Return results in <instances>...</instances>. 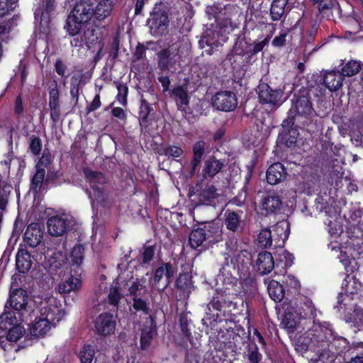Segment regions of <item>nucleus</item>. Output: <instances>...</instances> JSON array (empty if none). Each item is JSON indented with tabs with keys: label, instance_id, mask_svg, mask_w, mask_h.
<instances>
[{
	"label": "nucleus",
	"instance_id": "4d7b16f0",
	"mask_svg": "<svg viewBox=\"0 0 363 363\" xmlns=\"http://www.w3.org/2000/svg\"><path fill=\"white\" fill-rule=\"evenodd\" d=\"M120 43H121V37L118 33H116L112 38V40L110 43L109 47L108 48V59L115 62L118 58L119 55L120 50Z\"/></svg>",
	"mask_w": 363,
	"mask_h": 363
},
{
	"label": "nucleus",
	"instance_id": "412c9836",
	"mask_svg": "<svg viewBox=\"0 0 363 363\" xmlns=\"http://www.w3.org/2000/svg\"><path fill=\"white\" fill-rule=\"evenodd\" d=\"M157 66L162 71H170L175 69V65L179 62L180 56L177 48L172 46L162 49L157 54Z\"/></svg>",
	"mask_w": 363,
	"mask_h": 363
},
{
	"label": "nucleus",
	"instance_id": "dca6fc26",
	"mask_svg": "<svg viewBox=\"0 0 363 363\" xmlns=\"http://www.w3.org/2000/svg\"><path fill=\"white\" fill-rule=\"evenodd\" d=\"M29 326V331L30 337L26 338L23 342H21L18 347L15 350L16 352L19 351L21 349L25 348L28 346L32 345L33 338H37L40 336H44L51 328V323L43 316L33 318L32 322L25 323Z\"/></svg>",
	"mask_w": 363,
	"mask_h": 363
},
{
	"label": "nucleus",
	"instance_id": "680f3d73",
	"mask_svg": "<svg viewBox=\"0 0 363 363\" xmlns=\"http://www.w3.org/2000/svg\"><path fill=\"white\" fill-rule=\"evenodd\" d=\"M133 308L136 311H142L145 315L149 314L150 308L149 306V300L147 296L145 297L140 296L133 298Z\"/></svg>",
	"mask_w": 363,
	"mask_h": 363
},
{
	"label": "nucleus",
	"instance_id": "a211bd4d",
	"mask_svg": "<svg viewBox=\"0 0 363 363\" xmlns=\"http://www.w3.org/2000/svg\"><path fill=\"white\" fill-rule=\"evenodd\" d=\"M258 99L262 104L279 106L282 103L284 90L280 88L273 89L267 83L261 82L257 86Z\"/></svg>",
	"mask_w": 363,
	"mask_h": 363
},
{
	"label": "nucleus",
	"instance_id": "e2e57ef3",
	"mask_svg": "<svg viewBox=\"0 0 363 363\" xmlns=\"http://www.w3.org/2000/svg\"><path fill=\"white\" fill-rule=\"evenodd\" d=\"M114 83L116 84L118 90L116 99L120 104L125 107L128 105L127 97L128 94V87L125 84H123L121 82H114Z\"/></svg>",
	"mask_w": 363,
	"mask_h": 363
},
{
	"label": "nucleus",
	"instance_id": "a878e982",
	"mask_svg": "<svg viewBox=\"0 0 363 363\" xmlns=\"http://www.w3.org/2000/svg\"><path fill=\"white\" fill-rule=\"evenodd\" d=\"M113 9L112 0H101L96 5L94 3V26L100 27L105 23Z\"/></svg>",
	"mask_w": 363,
	"mask_h": 363
},
{
	"label": "nucleus",
	"instance_id": "6e6552de",
	"mask_svg": "<svg viewBox=\"0 0 363 363\" xmlns=\"http://www.w3.org/2000/svg\"><path fill=\"white\" fill-rule=\"evenodd\" d=\"M205 12L208 19H214L215 27L221 28L224 33H230L235 26L233 18L240 14V7L235 4H223L221 1H215L206 7Z\"/></svg>",
	"mask_w": 363,
	"mask_h": 363
},
{
	"label": "nucleus",
	"instance_id": "aec40b11",
	"mask_svg": "<svg viewBox=\"0 0 363 363\" xmlns=\"http://www.w3.org/2000/svg\"><path fill=\"white\" fill-rule=\"evenodd\" d=\"M212 105L219 111L225 112L232 111L237 107V97L230 91H218L212 98Z\"/></svg>",
	"mask_w": 363,
	"mask_h": 363
},
{
	"label": "nucleus",
	"instance_id": "f8f14e48",
	"mask_svg": "<svg viewBox=\"0 0 363 363\" xmlns=\"http://www.w3.org/2000/svg\"><path fill=\"white\" fill-rule=\"evenodd\" d=\"M295 116L291 110L288 111L286 118L283 120L281 130L279 133L277 145L280 147H294L299 135L297 126L295 125Z\"/></svg>",
	"mask_w": 363,
	"mask_h": 363
},
{
	"label": "nucleus",
	"instance_id": "c85d7f7f",
	"mask_svg": "<svg viewBox=\"0 0 363 363\" xmlns=\"http://www.w3.org/2000/svg\"><path fill=\"white\" fill-rule=\"evenodd\" d=\"M260 210L264 216L277 214L282 207L283 202L281 197L276 194H267L261 201Z\"/></svg>",
	"mask_w": 363,
	"mask_h": 363
},
{
	"label": "nucleus",
	"instance_id": "0e129e2a",
	"mask_svg": "<svg viewBox=\"0 0 363 363\" xmlns=\"http://www.w3.org/2000/svg\"><path fill=\"white\" fill-rule=\"evenodd\" d=\"M257 242L263 248H268L272 245V232L269 228L262 229L258 235Z\"/></svg>",
	"mask_w": 363,
	"mask_h": 363
},
{
	"label": "nucleus",
	"instance_id": "7ed1b4c3",
	"mask_svg": "<svg viewBox=\"0 0 363 363\" xmlns=\"http://www.w3.org/2000/svg\"><path fill=\"white\" fill-rule=\"evenodd\" d=\"M233 48L226 56L233 69H240L243 66L252 64L256 60L255 56L264 50L268 46L271 35H267L261 41H254L249 43L245 40V36L235 35Z\"/></svg>",
	"mask_w": 363,
	"mask_h": 363
},
{
	"label": "nucleus",
	"instance_id": "de8ad7c7",
	"mask_svg": "<svg viewBox=\"0 0 363 363\" xmlns=\"http://www.w3.org/2000/svg\"><path fill=\"white\" fill-rule=\"evenodd\" d=\"M40 315L48 320L49 322H59L62 318L61 311L56 305L48 304L40 310Z\"/></svg>",
	"mask_w": 363,
	"mask_h": 363
},
{
	"label": "nucleus",
	"instance_id": "a19ab883",
	"mask_svg": "<svg viewBox=\"0 0 363 363\" xmlns=\"http://www.w3.org/2000/svg\"><path fill=\"white\" fill-rule=\"evenodd\" d=\"M70 277L59 284V291L61 294H69L72 291H77L82 286V280L80 276L82 273L75 274L71 272Z\"/></svg>",
	"mask_w": 363,
	"mask_h": 363
},
{
	"label": "nucleus",
	"instance_id": "f257e3e1",
	"mask_svg": "<svg viewBox=\"0 0 363 363\" xmlns=\"http://www.w3.org/2000/svg\"><path fill=\"white\" fill-rule=\"evenodd\" d=\"M318 89L315 87H302L294 95L291 100V110L295 121L300 128L308 133H314L322 130V118L313 108V100L318 96Z\"/></svg>",
	"mask_w": 363,
	"mask_h": 363
},
{
	"label": "nucleus",
	"instance_id": "c03bdc74",
	"mask_svg": "<svg viewBox=\"0 0 363 363\" xmlns=\"http://www.w3.org/2000/svg\"><path fill=\"white\" fill-rule=\"evenodd\" d=\"M57 6V0H43V9L40 16V23L49 26L54 18Z\"/></svg>",
	"mask_w": 363,
	"mask_h": 363
},
{
	"label": "nucleus",
	"instance_id": "f704fd0d",
	"mask_svg": "<svg viewBox=\"0 0 363 363\" xmlns=\"http://www.w3.org/2000/svg\"><path fill=\"white\" fill-rule=\"evenodd\" d=\"M257 272L261 275L269 274L274 268V260L272 253L262 251L257 255L255 262Z\"/></svg>",
	"mask_w": 363,
	"mask_h": 363
},
{
	"label": "nucleus",
	"instance_id": "13d9d810",
	"mask_svg": "<svg viewBox=\"0 0 363 363\" xmlns=\"http://www.w3.org/2000/svg\"><path fill=\"white\" fill-rule=\"evenodd\" d=\"M245 355L249 363H260L262 359V354L259 352V348L255 343L247 345Z\"/></svg>",
	"mask_w": 363,
	"mask_h": 363
},
{
	"label": "nucleus",
	"instance_id": "b1692460",
	"mask_svg": "<svg viewBox=\"0 0 363 363\" xmlns=\"http://www.w3.org/2000/svg\"><path fill=\"white\" fill-rule=\"evenodd\" d=\"M157 333V327L155 318L150 315L143 323L141 328L140 344L142 350H147L151 345L153 337Z\"/></svg>",
	"mask_w": 363,
	"mask_h": 363
},
{
	"label": "nucleus",
	"instance_id": "338daca9",
	"mask_svg": "<svg viewBox=\"0 0 363 363\" xmlns=\"http://www.w3.org/2000/svg\"><path fill=\"white\" fill-rule=\"evenodd\" d=\"M43 144L42 140L38 135H32L29 137V147L28 149L30 152L35 155L38 156L42 150Z\"/></svg>",
	"mask_w": 363,
	"mask_h": 363
},
{
	"label": "nucleus",
	"instance_id": "c9c22d12",
	"mask_svg": "<svg viewBox=\"0 0 363 363\" xmlns=\"http://www.w3.org/2000/svg\"><path fill=\"white\" fill-rule=\"evenodd\" d=\"M153 111V108L151 107L149 103L145 100H143L139 111V122L140 129L144 133H150L152 123V117L151 112Z\"/></svg>",
	"mask_w": 363,
	"mask_h": 363
},
{
	"label": "nucleus",
	"instance_id": "ea45409f",
	"mask_svg": "<svg viewBox=\"0 0 363 363\" xmlns=\"http://www.w3.org/2000/svg\"><path fill=\"white\" fill-rule=\"evenodd\" d=\"M288 0H273L269 9V16L272 21H284L286 17V6Z\"/></svg>",
	"mask_w": 363,
	"mask_h": 363
},
{
	"label": "nucleus",
	"instance_id": "2f4dec72",
	"mask_svg": "<svg viewBox=\"0 0 363 363\" xmlns=\"http://www.w3.org/2000/svg\"><path fill=\"white\" fill-rule=\"evenodd\" d=\"M343 79L340 72L329 71L320 77L319 83L330 91H335L342 86Z\"/></svg>",
	"mask_w": 363,
	"mask_h": 363
},
{
	"label": "nucleus",
	"instance_id": "37998d69",
	"mask_svg": "<svg viewBox=\"0 0 363 363\" xmlns=\"http://www.w3.org/2000/svg\"><path fill=\"white\" fill-rule=\"evenodd\" d=\"M206 142L203 140L197 141L192 147L193 157L191 160L190 174L193 175L200 164L205 154Z\"/></svg>",
	"mask_w": 363,
	"mask_h": 363
},
{
	"label": "nucleus",
	"instance_id": "bb28decb",
	"mask_svg": "<svg viewBox=\"0 0 363 363\" xmlns=\"http://www.w3.org/2000/svg\"><path fill=\"white\" fill-rule=\"evenodd\" d=\"M283 310L284 313L281 323L289 333H294L298 330L302 320L298 312L291 306H283Z\"/></svg>",
	"mask_w": 363,
	"mask_h": 363
},
{
	"label": "nucleus",
	"instance_id": "9d476101",
	"mask_svg": "<svg viewBox=\"0 0 363 363\" xmlns=\"http://www.w3.org/2000/svg\"><path fill=\"white\" fill-rule=\"evenodd\" d=\"M170 7L163 1L155 4L147 24L155 35H163L168 32L170 21Z\"/></svg>",
	"mask_w": 363,
	"mask_h": 363
},
{
	"label": "nucleus",
	"instance_id": "58836bf2",
	"mask_svg": "<svg viewBox=\"0 0 363 363\" xmlns=\"http://www.w3.org/2000/svg\"><path fill=\"white\" fill-rule=\"evenodd\" d=\"M84 247L83 245H76L70 255L71 257V272H74L75 274H78L82 272V264L84 258Z\"/></svg>",
	"mask_w": 363,
	"mask_h": 363
},
{
	"label": "nucleus",
	"instance_id": "774afa93",
	"mask_svg": "<svg viewBox=\"0 0 363 363\" xmlns=\"http://www.w3.org/2000/svg\"><path fill=\"white\" fill-rule=\"evenodd\" d=\"M95 351L90 345H85L79 352L80 363H92Z\"/></svg>",
	"mask_w": 363,
	"mask_h": 363
},
{
	"label": "nucleus",
	"instance_id": "a18cd8bd",
	"mask_svg": "<svg viewBox=\"0 0 363 363\" xmlns=\"http://www.w3.org/2000/svg\"><path fill=\"white\" fill-rule=\"evenodd\" d=\"M18 321L21 322L18 314L9 308L7 305H5L4 312L0 315V334L2 333V330H6L9 327Z\"/></svg>",
	"mask_w": 363,
	"mask_h": 363
},
{
	"label": "nucleus",
	"instance_id": "69168bd1",
	"mask_svg": "<svg viewBox=\"0 0 363 363\" xmlns=\"http://www.w3.org/2000/svg\"><path fill=\"white\" fill-rule=\"evenodd\" d=\"M11 186L4 184L0 187V211H5L9 203Z\"/></svg>",
	"mask_w": 363,
	"mask_h": 363
},
{
	"label": "nucleus",
	"instance_id": "603ef678",
	"mask_svg": "<svg viewBox=\"0 0 363 363\" xmlns=\"http://www.w3.org/2000/svg\"><path fill=\"white\" fill-rule=\"evenodd\" d=\"M149 242L150 241H147L142 248L140 264L143 266L150 264L155 255L156 244L148 245Z\"/></svg>",
	"mask_w": 363,
	"mask_h": 363
},
{
	"label": "nucleus",
	"instance_id": "20e7f679",
	"mask_svg": "<svg viewBox=\"0 0 363 363\" xmlns=\"http://www.w3.org/2000/svg\"><path fill=\"white\" fill-rule=\"evenodd\" d=\"M85 177L88 179L91 191L86 190L93 203L96 201L104 208H110L115 202L113 188L109 183L108 178L102 172L85 169Z\"/></svg>",
	"mask_w": 363,
	"mask_h": 363
},
{
	"label": "nucleus",
	"instance_id": "393cba45",
	"mask_svg": "<svg viewBox=\"0 0 363 363\" xmlns=\"http://www.w3.org/2000/svg\"><path fill=\"white\" fill-rule=\"evenodd\" d=\"M49 107L50 110V119L53 123L58 122L61 115L60 91L57 82H53L52 85L48 88Z\"/></svg>",
	"mask_w": 363,
	"mask_h": 363
},
{
	"label": "nucleus",
	"instance_id": "423d86ee",
	"mask_svg": "<svg viewBox=\"0 0 363 363\" xmlns=\"http://www.w3.org/2000/svg\"><path fill=\"white\" fill-rule=\"evenodd\" d=\"M229 259L233 269L240 278L242 275L250 274L252 261V254L243 247L242 242L234 235L228 237L225 242V266H229Z\"/></svg>",
	"mask_w": 363,
	"mask_h": 363
},
{
	"label": "nucleus",
	"instance_id": "7c9ffc66",
	"mask_svg": "<svg viewBox=\"0 0 363 363\" xmlns=\"http://www.w3.org/2000/svg\"><path fill=\"white\" fill-rule=\"evenodd\" d=\"M43 235V232L37 223L30 224L23 234V242L26 247L34 248L38 246L41 242Z\"/></svg>",
	"mask_w": 363,
	"mask_h": 363
},
{
	"label": "nucleus",
	"instance_id": "5fc2aeb1",
	"mask_svg": "<svg viewBox=\"0 0 363 363\" xmlns=\"http://www.w3.org/2000/svg\"><path fill=\"white\" fill-rule=\"evenodd\" d=\"M128 291L130 296H131L133 298L140 296L145 297L147 296L148 294V290L146 286L141 284L138 279L135 281L130 282V284L128 286Z\"/></svg>",
	"mask_w": 363,
	"mask_h": 363
},
{
	"label": "nucleus",
	"instance_id": "bf43d9fd",
	"mask_svg": "<svg viewBox=\"0 0 363 363\" xmlns=\"http://www.w3.org/2000/svg\"><path fill=\"white\" fill-rule=\"evenodd\" d=\"M172 94L177 98V106H187L189 104V96L187 91L182 86H177L172 90Z\"/></svg>",
	"mask_w": 363,
	"mask_h": 363
},
{
	"label": "nucleus",
	"instance_id": "4be33fe9",
	"mask_svg": "<svg viewBox=\"0 0 363 363\" xmlns=\"http://www.w3.org/2000/svg\"><path fill=\"white\" fill-rule=\"evenodd\" d=\"M176 272L175 267L170 262H162L159 266L155 268L153 273V284L155 286L159 288V285L162 279L164 277L165 283L162 286L161 290L167 288L172 282L173 277Z\"/></svg>",
	"mask_w": 363,
	"mask_h": 363
},
{
	"label": "nucleus",
	"instance_id": "3c124183",
	"mask_svg": "<svg viewBox=\"0 0 363 363\" xmlns=\"http://www.w3.org/2000/svg\"><path fill=\"white\" fill-rule=\"evenodd\" d=\"M342 288L346 294L350 295H361L362 291V284L354 277L350 281L345 279Z\"/></svg>",
	"mask_w": 363,
	"mask_h": 363
},
{
	"label": "nucleus",
	"instance_id": "473e14b6",
	"mask_svg": "<svg viewBox=\"0 0 363 363\" xmlns=\"http://www.w3.org/2000/svg\"><path fill=\"white\" fill-rule=\"evenodd\" d=\"M32 266L30 253L26 246L20 245L16 255V268L21 274L27 273Z\"/></svg>",
	"mask_w": 363,
	"mask_h": 363
},
{
	"label": "nucleus",
	"instance_id": "c756f323",
	"mask_svg": "<svg viewBox=\"0 0 363 363\" xmlns=\"http://www.w3.org/2000/svg\"><path fill=\"white\" fill-rule=\"evenodd\" d=\"M242 211L240 210L231 211L226 209L224 213V225L226 228L233 233H240L242 230Z\"/></svg>",
	"mask_w": 363,
	"mask_h": 363
},
{
	"label": "nucleus",
	"instance_id": "09e8293b",
	"mask_svg": "<svg viewBox=\"0 0 363 363\" xmlns=\"http://www.w3.org/2000/svg\"><path fill=\"white\" fill-rule=\"evenodd\" d=\"M205 235L201 227L194 229L189 237L190 247L193 249H196L203 243L206 246V237H205Z\"/></svg>",
	"mask_w": 363,
	"mask_h": 363
},
{
	"label": "nucleus",
	"instance_id": "052dcab7",
	"mask_svg": "<svg viewBox=\"0 0 363 363\" xmlns=\"http://www.w3.org/2000/svg\"><path fill=\"white\" fill-rule=\"evenodd\" d=\"M162 155L172 157L177 162L179 160L177 158L181 157L184 154V150L181 147L173 145H166L162 148Z\"/></svg>",
	"mask_w": 363,
	"mask_h": 363
},
{
	"label": "nucleus",
	"instance_id": "864d4df0",
	"mask_svg": "<svg viewBox=\"0 0 363 363\" xmlns=\"http://www.w3.org/2000/svg\"><path fill=\"white\" fill-rule=\"evenodd\" d=\"M360 61L350 60L343 65L341 69V74L342 77H352L356 75L360 72L361 69Z\"/></svg>",
	"mask_w": 363,
	"mask_h": 363
},
{
	"label": "nucleus",
	"instance_id": "4468645a",
	"mask_svg": "<svg viewBox=\"0 0 363 363\" xmlns=\"http://www.w3.org/2000/svg\"><path fill=\"white\" fill-rule=\"evenodd\" d=\"M228 33H224L223 29L217 27L214 29H207L199 41V46L202 49H206L207 54L212 55L226 42Z\"/></svg>",
	"mask_w": 363,
	"mask_h": 363
},
{
	"label": "nucleus",
	"instance_id": "2eb2a0df",
	"mask_svg": "<svg viewBox=\"0 0 363 363\" xmlns=\"http://www.w3.org/2000/svg\"><path fill=\"white\" fill-rule=\"evenodd\" d=\"M100 35L101 33L99 32L94 33L93 30H87L84 33V37L72 38L70 40V44L75 48H82L86 45L89 50L97 48L94 57V61L96 62L101 58V53L104 47V41Z\"/></svg>",
	"mask_w": 363,
	"mask_h": 363
},
{
	"label": "nucleus",
	"instance_id": "ddd939ff",
	"mask_svg": "<svg viewBox=\"0 0 363 363\" xmlns=\"http://www.w3.org/2000/svg\"><path fill=\"white\" fill-rule=\"evenodd\" d=\"M195 196L197 205L216 206L219 201L220 194L217 188L209 182L198 179L196 184Z\"/></svg>",
	"mask_w": 363,
	"mask_h": 363
},
{
	"label": "nucleus",
	"instance_id": "9b49d317",
	"mask_svg": "<svg viewBox=\"0 0 363 363\" xmlns=\"http://www.w3.org/2000/svg\"><path fill=\"white\" fill-rule=\"evenodd\" d=\"M298 314L301 317V320H308L313 323L312 328L308 330L307 335L310 336L312 333H317L318 332L323 331L325 328L322 327L325 323H329L328 322H321L317 319V310L313 303V301L308 297L304 296L301 298L298 303L297 304Z\"/></svg>",
	"mask_w": 363,
	"mask_h": 363
},
{
	"label": "nucleus",
	"instance_id": "cd10ccee",
	"mask_svg": "<svg viewBox=\"0 0 363 363\" xmlns=\"http://www.w3.org/2000/svg\"><path fill=\"white\" fill-rule=\"evenodd\" d=\"M288 173L284 165L279 162L271 164L266 172V180L270 185H276L287 179Z\"/></svg>",
	"mask_w": 363,
	"mask_h": 363
},
{
	"label": "nucleus",
	"instance_id": "79ce46f5",
	"mask_svg": "<svg viewBox=\"0 0 363 363\" xmlns=\"http://www.w3.org/2000/svg\"><path fill=\"white\" fill-rule=\"evenodd\" d=\"M175 287L184 295L189 296L194 289L191 273H180L175 281Z\"/></svg>",
	"mask_w": 363,
	"mask_h": 363
},
{
	"label": "nucleus",
	"instance_id": "39448f33",
	"mask_svg": "<svg viewBox=\"0 0 363 363\" xmlns=\"http://www.w3.org/2000/svg\"><path fill=\"white\" fill-rule=\"evenodd\" d=\"M325 330L317 333H312L307 336L308 344L305 350H312L315 353L317 358L315 361L320 363H333L335 360V355L331 352L330 347L332 340L338 339V334L334 330L332 324L325 323L323 325Z\"/></svg>",
	"mask_w": 363,
	"mask_h": 363
},
{
	"label": "nucleus",
	"instance_id": "6e6d98bb",
	"mask_svg": "<svg viewBox=\"0 0 363 363\" xmlns=\"http://www.w3.org/2000/svg\"><path fill=\"white\" fill-rule=\"evenodd\" d=\"M225 267L226 266L223 265L220 269V273L223 277V284L222 286H220V288L229 289H232L233 290H237L236 287L238 286V279L236 277L232 275L231 274H229L228 272L225 274Z\"/></svg>",
	"mask_w": 363,
	"mask_h": 363
},
{
	"label": "nucleus",
	"instance_id": "5701e85b",
	"mask_svg": "<svg viewBox=\"0 0 363 363\" xmlns=\"http://www.w3.org/2000/svg\"><path fill=\"white\" fill-rule=\"evenodd\" d=\"M225 166V160H218L214 155L208 156L203 162L199 179L210 182Z\"/></svg>",
	"mask_w": 363,
	"mask_h": 363
},
{
	"label": "nucleus",
	"instance_id": "4c0bfd02",
	"mask_svg": "<svg viewBox=\"0 0 363 363\" xmlns=\"http://www.w3.org/2000/svg\"><path fill=\"white\" fill-rule=\"evenodd\" d=\"M43 157L40 159L39 162L36 164L35 173L30 181V190L32 191L35 197L40 194L43 189V185L45 175V170L40 166V163H43Z\"/></svg>",
	"mask_w": 363,
	"mask_h": 363
},
{
	"label": "nucleus",
	"instance_id": "f3484780",
	"mask_svg": "<svg viewBox=\"0 0 363 363\" xmlns=\"http://www.w3.org/2000/svg\"><path fill=\"white\" fill-rule=\"evenodd\" d=\"M19 321L9 327L6 330H2L0 334V347L5 352H10L15 342H18L25 334L26 330Z\"/></svg>",
	"mask_w": 363,
	"mask_h": 363
},
{
	"label": "nucleus",
	"instance_id": "6ab92c4d",
	"mask_svg": "<svg viewBox=\"0 0 363 363\" xmlns=\"http://www.w3.org/2000/svg\"><path fill=\"white\" fill-rule=\"evenodd\" d=\"M94 330L99 336H108L115 333L116 322L109 312H103L93 320Z\"/></svg>",
	"mask_w": 363,
	"mask_h": 363
},
{
	"label": "nucleus",
	"instance_id": "1a4fd4ad",
	"mask_svg": "<svg viewBox=\"0 0 363 363\" xmlns=\"http://www.w3.org/2000/svg\"><path fill=\"white\" fill-rule=\"evenodd\" d=\"M5 305L17 313L21 322H32L38 318V310L32 301H29L28 293L22 288L10 291L9 297Z\"/></svg>",
	"mask_w": 363,
	"mask_h": 363
},
{
	"label": "nucleus",
	"instance_id": "72a5a7b5",
	"mask_svg": "<svg viewBox=\"0 0 363 363\" xmlns=\"http://www.w3.org/2000/svg\"><path fill=\"white\" fill-rule=\"evenodd\" d=\"M201 228L206 234V246L210 247L222 240V229L217 223H206Z\"/></svg>",
	"mask_w": 363,
	"mask_h": 363
},
{
	"label": "nucleus",
	"instance_id": "e433bc0d",
	"mask_svg": "<svg viewBox=\"0 0 363 363\" xmlns=\"http://www.w3.org/2000/svg\"><path fill=\"white\" fill-rule=\"evenodd\" d=\"M48 231L52 236L62 235L68 228V220L60 216L50 217L48 222Z\"/></svg>",
	"mask_w": 363,
	"mask_h": 363
},
{
	"label": "nucleus",
	"instance_id": "8fccbe9b",
	"mask_svg": "<svg viewBox=\"0 0 363 363\" xmlns=\"http://www.w3.org/2000/svg\"><path fill=\"white\" fill-rule=\"evenodd\" d=\"M179 322L184 337H185L187 341L191 342L193 336L191 332V325L193 324L191 320L188 318L187 313L184 312L181 313L179 317Z\"/></svg>",
	"mask_w": 363,
	"mask_h": 363
},
{
	"label": "nucleus",
	"instance_id": "49530a36",
	"mask_svg": "<svg viewBox=\"0 0 363 363\" xmlns=\"http://www.w3.org/2000/svg\"><path fill=\"white\" fill-rule=\"evenodd\" d=\"M267 291L269 297L274 301V302L281 301L285 296L283 285L274 279H272L269 281Z\"/></svg>",
	"mask_w": 363,
	"mask_h": 363
},
{
	"label": "nucleus",
	"instance_id": "0eeeda50",
	"mask_svg": "<svg viewBox=\"0 0 363 363\" xmlns=\"http://www.w3.org/2000/svg\"><path fill=\"white\" fill-rule=\"evenodd\" d=\"M238 290L222 289L220 287L216 288L211 301L207 306L208 311H211V309H213L217 312L223 313L224 315L231 313L232 311L238 309V304L235 301L238 298ZM218 317V313L211 314L207 312L203 320L205 321L206 324L216 325Z\"/></svg>",
	"mask_w": 363,
	"mask_h": 363
},
{
	"label": "nucleus",
	"instance_id": "f03ea898",
	"mask_svg": "<svg viewBox=\"0 0 363 363\" xmlns=\"http://www.w3.org/2000/svg\"><path fill=\"white\" fill-rule=\"evenodd\" d=\"M94 2L82 0L77 3L67 16L64 29L74 38L84 37L87 30L97 33L94 26Z\"/></svg>",
	"mask_w": 363,
	"mask_h": 363
}]
</instances>
